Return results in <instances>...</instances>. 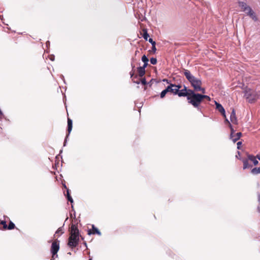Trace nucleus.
Instances as JSON below:
<instances>
[{
  "label": "nucleus",
  "instance_id": "1",
  "mask_svg": "<svg viewBox=\"0 0 260 260\" xmlns=\"http://www.w3.org/2000/svg\"><path fill=\"white\" fill-rule=\"evenodd\" d=\"M80 234L77 225L72 223L70 227V236L68 239V246L71 249L77 247L79 242Z\"/></svg>",
  "mask_w": 260,
  "mask_h": 260
},
{
  "label": "nucleus",
  "instance_id": "2",
  "mask_svg": "<svg viewBox=\"0 0 260 260\" xmlns=\"http://www.w3.org/2000/svg\"><path fill=\"white\" fill-rule=\"evenodd\" d=\"M184 75L193 88V91H201L203 94L205 93L206 90L202 87V82L200 79L193 76L187 70H184Z\"/></svg>",
  "mask_w": 260,
  "mask_h": 260
},
{
  "label": "nucleus",
  "instance_id": "3",
  "mask_svg": "<svg viewBox=\"0 0 260 260\" xmlns=\"http://www.w3.org/2000/svg\"><path fill=\"white\" fill-rule=\"evenodd\" d=\"M189 94L188 96V103L194 107L198 108L202 102V94L196 93L194 91L189 89Z\"/></svg>",
  "mask_w": 260,
  "mask_h": 260
},
{
  "label": "nucleus",
  "instance_id": "4",
  "mask_svg": "<svg viewBox=\"0 0 260 260\" xmlns=\"http://www.w3.org/2000/svg\"><path fill=\"white\" fill-rule=\"evenodd\" d=\"M244 97L249 103H254L259 97V95L256 91L250 88H247L244 91Z\"/></svg>",
  "mask_w": 260,
  "mask_h": 260
},
{
  "label": "nucleus",
  "instance_id": "5",
  "mask_svg": "<svg viewBox=\"0 0 260 260\" xmlns=\"http://www.w3.org/2000/svg\"><path fill=\"white\" fill-rule=\"evenodd\" d=\"M59 250V241L55 239L52 243L50 251L52 253L51 260H54L58 257L57 252Z\"/></svg>",
  "mask_w": 260,
  "mask_h": 260
},
{
  "label": "nucleus",
  "instance_id": "6",
  "mask_svg": "<svg viewBox=\"0 0 260 260\" xmlns=\"http://www.w3.org/2000/svg\"><path fill=\"white\" fill-rule=\"evenodd\" d=\"M177 90H174L173 86H171V84H170L169 86L167 87V88L162 90L160 93V98H164L166 94L168 92H171L174 94H175V92H176Z\"/></svg>",
  "mask_w": 260,
  "mask_h": 260
},
{
  "label": "nucleus",
  "instance_id": "7",
  "mask_svg": "<svg viewBox=\"0 0 260 260\" xmlns=\"http://www.w3.org/2000/svg\"><path fill=\"white\" fill-rule=\"evenodd\" d=\"M189 89H187L185 86H184V88L182 89L179 90L177 93L175 95H178L179 96H186L187 98L189 94Z\"/></svg>",
  "mask_w": 260,
  "mask_h": 260
},
{
  "label": "nucleus",
  "instance_id": "8",
  "mask_svg": "<svg viewBox=\"0 0 260 260\" xmlns=\"http://www.w3.org/2000/svg\"><path fill=\"white\" fill-rule=\"evenodd\" d=\"M91 229H89L87 231V234L88 235H98L99 236H101V232L99 230L98 228H96L93 224L91 225Z\"/></svg>",
  "mask_w": 260,
  "mask_h": 260
},
{
  "label": "nucleus",
  "instance_id": "9",
  "mask_svg": "<svg viewBox=\"0 0 260 260\" xmlns=\"http://www.w3.org/2000/svg\"><path fill=\"white\" fill-rule=\"evenodd\" d=\"M238 5L241 8L242 10L246 13L249 10H251V7L248 6L245 2H238Z\"/></svg>",
  "mask_w": 260,
  "mask_h": 260
},
{
  "label": "nucleus",
  "instance_id": "10",
  "mask_svg": "<svg viewBox=\"0 0 260 260\" xmlns=\"http://www.w3.org/2000/svg\"><path fill=\"white\" fill-rule=\"evenodd\" d=\"M215 105H216V109L218 110V111L221 113V114L222 115V116L224 117H225V110L223 108V107H222V106L220 104H219L216 102H215Z\"/></svg>",
  "mask_w": 260,
  "mask_h": 260
},
{
  "label": "nucleus",
  "instance_id": "11",
  "mask_svg": "<svg viewBox=\"0 0 260 260\" xmlns=\"http://www.w3.org/2000/svg\"><path fill=\"white\" fill-rule=\"evenodd\" d=\"M230 119L233 123L237 124V119L236 115V111L234 110V109H232V112L230 116Z\"/></svg>",
  "mask_w": 260,
  "mask_h": 260
},
{
  "label": "nucleus",
  "instance_id": "12",
  "mask_svg": "<svg viewBox=\"0 0 260 260\" xmlns=\"http://www.w3.org/2000/svg\"><path fill=\"white\" fill-rule=\"evenodd\" d=\"M246 14L254 21H256L257 20V18L251 8L250 10H249L247 12H246Z\"/></svg>",
  "mask_w": 260,
  "mask_h": 260
},
{
  "label": "nucleus",
  "instance_id": "13",
  "mask_svg": "<svg viewBox=\"0 0 260 260\" xmlns=\"http://www.w3.org/2000/svg\"><path fill=\"white\" fill-rule=\"evenodd\" d=\"M247 157H248V159L251 162H252L254 166H256L258 164V161L256 159L255 156H254L252 155H251V154H248V155H247Z\"/></svg>",
  "mask_w": 260,
  "mask_h": 260
},
{
  "label": "nucleus",
  "instance_id": "14",
  "mask_svg": "<svg viewBox=\"0 0 260 260\" xmlns=\"http://www.w3.org/2000/svg\"><path fill=\"white\" fill-rule=\"evenodd\" d=\"M249 160L248 159V158L243 159V169H244L252 168V166L251 165H250V164H249V162H248Z\"/></svg>",
  "mask_w": 260,
  "mask_h": 260
},
{
  "label": "nucleus",
  "instance_id": "15",
  "mask_svg": "<svg viewBox=\"0 0 260 260\" xmlns=\"http://www.w3.org/2000/svg\"><path fill=\"white\" fill-rule=\"evenodd\" d=\"M131 78H132V80L134 83L137 84H139L140 82V79L138 78L137 75H135L134 72H131L130 73Z\"/></svg>",
  "mask_w": 260,
  "mask_h": 260
},
{
  "label": "nucleus",
  "instance_id": "16",
  "mask_svg": "<svg viewBox=\"0 0 260 260\" xmlns=\"http://www.w3.org/2000/svg\"><path fill=\"white\" fill-rule=\"evenodd\" d=\"M242 133L241 132L237 133V134H234V137H231L230 138L233 140V141L235 143L239 140L242 136Z\"/></svg>",
  "mask_w": 260,
  "mask_h": 260
},
{
  "label": "nucleus",
  "instance_id": "17",
  "mask_svg": "<svg viewBox=\"0 0 260 260\" xmlns=\"http://www.w3.org/2000/svg\"><path fill=\"white\" fill-rule=\"evenodd\" d=\"M64 233V231L63 230V227L59 228L56 231L55 234L54 235V237H58L62 234Z\"/></svg>",
  "mask_w": 260,
  "mask_h": 260
},
{
  "label": "nucleus",
  "instance_id": "18",
  "mask_svg": "<svg viewBox=\"0 0 260 260\" xmlns=\"http://www.w3.org/2000/svg\"><path fill=\"white\" fill-rule=\"evenodd\" d=\"M137 71L140 77H142L145 74V70L141 67L138 68Z\"/></svg>",
  "mask_w": 260,
  "mask_h": 260
},
{
  "label": "nucleus",
  "instance_id": "19",
  "mask_svg": "<svg viewBox=\"0 0 260 260\" xmlns=\"http://www.w3.org/2000/svg\"><path fill=\"white\" fill-rule=\"evenodd\" d=\"M72 129V120L70 118H68V136L70 134Z\"/></svg>",
  "mask_w": 260,
  "mask_h": 260
},
{
  "label": "nucleus",
  "instance_id": "20",
  "mask_svg": "<svg viewBox=\"0 0 260 260\" xmlns=\"http://www.w3.org/2000/svg\"><path fill=\"white\" fill-rule=\"evenodd\" d=\"M171 86H173L174 90H177L176 92H175V94L176 93H177V92H178L180 89L181 88V85H176V84L171 83Z\"/></svg>",
  "mask_w": 260,
  "mask_h": 260
},
{
  "label": "nucleus",
  "instance_id": "21",
  "mask_svg": "<svg viewBox=\"0 0 260 260\" xmlns=\"http://www.w3.org/2000/svg\"><path fill=\"white\" fill-rule=\"evenodd\" d=\"M251 173L253 174H257L260 173V167L258 168H254L251 170Z\"/></svg>",
  "mask_w": 260,
  "mask_h": 260
},
{
  "label": "nucleus",
  "instance_id": "22",
  "mask_svg": "<svg viewBox=\"0 0 260 260\" xmlns=\"http://www.w3.org/2000/svg\"><path fill=\"white\" fill-rule=\"evenodd\" d=\"M67 197L68 200L69 201H70L71 203L73 202V200L72 197L70 194L69 189H67Z\"/></svg>",
  "mask_w": 260,
  "mask_h": 260
},
{
  "label": "nucleus",
  "instance_id": "23",
  "mask_svg": "<svg viewBox=\"0 0 260 260\" xmlns=\"http://www.w3.org/2000/svg\"><path fill=\"white\" fill-rule=\"evenodd\" d=\"M15 225L14 223L13 222H12L11 221H10L7 229L8 230H12V229H14L15 228Z\"/></svg>",
  "mask_w": 260,
  "mask_h": 260
},
{
  "label": "nucleus",
  "instance_id": "24",
  "mask_svg": "<svg viewBox=\"0 0 260 260\" xmlns=\"http://www.w3.org/2000/svg\"><path fill=\"white\" fill-rule=\"evenodd\" d=\"M143 37L144 38V39L145 40H147L148 39V38L149 37V34L147 33V31L146 29H143Z\"/></svg>",
  "mask_w": 260,
  "mask_h": 260
},
{
  "label": "nucleus",
  "instance_id": "25",
  "mask_svg": "<svg viewBox=\"0 0 260 260\" xmlns=\"http://www.w3.org/2000/svg\"><path fill=\"white\" fill-rule=\"evenodd\" d=\"M230 127L231 128V134H230V138L231 137H234L235 133V131L234 130L232 125L230 124Z\"/></svg>",
  "mask_w": 260,
  "mask_h": 260
},
{
  "label": "nucleus",
  "instance_id": "26",
  "mask_svg": "<svg viewBox=\"0 0 260 260\" xmlns=\"http://www.w3.org/2000/svg\"><path fill=\"white\" fill-rule=\"evenodd\" d=\"M204 99H206L208 101H211V98L209 96L206 95L202 94V101H203Z\"/></svg>",
  "mask_w": 260,
  "mask_h": 260
},
{
  "label": "nucleus",
  "instance_id": "27",
  "mask_svg": "<svg viewBox=\"0 0 260 260\" xmlns=\"http://www.w3.org/2000/svg\"><path fill=\"white\" fill-rule=\"evenodd\" d=\"M150 61L151 63L152 64H155L157 63V59L156 58L152 57V58H150Z\"/></svg>",
  "mask_w": 260,
  "mask_h": 260
},
{
  "label": "nucleus",
  "instance_id": "28",
  "mask_svg": "<svg viewBox=\"0 0 260 260\" xmlns=\"http://www.w3.org/2000/svg\"><path fill=\"white\" fill-rule=\"evenodd\" d=\"M142 60L143 62H148V58L146 56V55H144L142 57Z\"/></svg>",
  "mask_w": 260,
  "mask_h": 260
},
{
  "label": "nucleus",
  "instance_id": "29",
  "mask_svg": "<svg viewBox=\"0 0 260 260\" xmlns=\"http://www.w3.org/2000/svg\"><path fill=\"white\" fill-rule=\"evenodd\" d=\"M1 224L3 225V228L5 229H6L7 228V225L6 224V222L4 220H2L1 221Z\"/></svg>",
  "mask_w": 260,
  "mask_h": 260
},
{
  "label": "nucleus",
  "instance_id": "30",
  "mask_svg": "<svg viewBox=\"0 0 260 260\" xmlns=\"http://www.w3.org/2000/svg\"><path fill=\"white\" fill-rule=\"evenodd\" d=\"M140 82H141V83L143 84V85H146L147 82H146V79L145 78H142V79H140Z\"/></svg>",
  "mask_w": 260,
  "mask_h": 260
},
{
  "label": "nucleus",
  "instance_id": "31",
  "mask_svg": "<svg viewBox=\"0 0 260 260\" xmlns=\"http://www.w3.org/2000/svg\"><path fill=\"white\" fill-rule=\"evenodd\" d=\"M148 41H149V42L152 44V46L156 44L155 42V41H154L153 40V39H151V38H150V39L148 40Z\"/></svg>",
  "mask_w": 260,
  "mask_h": 260
},
{
  "label": "nucleus",
  "instance_id": "32",
  "mask_svg": "<svg viewBox=\"0 0 260 260\" xmlns=\"http://www.w3.org/2000/svg\"><path fill=\"white\" fill-rule=\"evenodd\" d=\"M242 144V142H241V141H239V142H238L237 143V148H238V149H240V148H241V146Z\"/></svg>",
  "mask_w": 260,
  "mask_h": 260
},
{
  "label": "nucleus",
  "instance_id": "33",
  "mask_svg": "<svg viewBox=\"0 0 260 260\" xmlns=\"http://www.w3.org/2000/svg\"><path fill=\"white\" fill-rule=\"evenodd\" d=\"M152 51L155 52L156 50V48L155 47V45H152Z\"/></svg>",
  "mask_w": 260,
  "mask_h": 260
},
{
  "label": "nucleus",
  "instance_id": "34",
  "mask_svg": "<svg viewBox=\"0 0 260 260\" xmlns=\"http://www.w3.org/2000/svg\"><path fill=\"white\" fill-rule=\"evenodd\" d=\"M144 65L143 67H142V68H143L144 69H145V68H146V67L148 65V62H144Z\"/></svg>",
  "mask_w": 260,
  "mask_h": 260
},
{
  "label": "nucleus",
  "instance_id": "35",
  "mask_svg": "<svg viewBox=\"0 0 260 260\" xmlns=\"http://www.w3.org/2000/svg\"><path fill=\"white\" fill-rule=\"evenodd\" d=\"M255 157L260 160V155H257Z\"/></svg>",
  "mask_w": 260,
  "mask_h": 260
},
{
  "label": "nucleus",
  "instance_id": "36",
  "mask_svg": "<svg viewBox=\"0 0 260 260\" xmlns=\"http://www.w3.org/2000/svg\"><path fill=\"white\" fill-rule=\"evenodd\" d=\"M225 118V121L228 122L229 124H230V122L229 121V120H228V119L226 118V117H224Z\"/></svg>",
  "mask_w": 260,
  "mask_h": 260
},
{
  "label": "nucleus",
  "instance_id": "37",
  "mask_svg": "<svg viewBox=\"0 0 260 260\" xmlns=\"http://www.w3.org/2000/svg\"><path fill=\"white\" fill-rule=\"evenodd\" d=\"M258 201L260 203V194L258 195Z\"/></svg>",
  "mask_w": 260,
  "mask_h": 260
},
{
  "label": "nucleus",
  "instance_id": "38",
  "mask_svg": "<svg viewBox=\"0 0 260 260\" xmlns=\"http://www.w3.org/2000/svg\"><path fill=\"white\" fill-rule=\"evenodd\" d=\"M163 81H164V82L166 81L167 83H169L168 80H167V79H164Z\"/></svg>",
  "mask_w": 260,
  "mask_h": 260
},
{
  "label": "nucleus",
  "instance_id": "39",
  "mask_svg": "<svg viewBox=\"0 0 260 260\" xmlns=\"http://www.w3.org/2000/svg\"><path fill=\"white\" fill-rule=\"evenodd\" d=\"M84 244H85V246H86V242H85Z\"/></svg>",
  "mask_w": 260,
  "mask_h": 260
},
{
  "label": "nucleus",
  "instance_id": "40",
  "mask_svg": "<svg viewBox=\"0 0 260 260\" xmlns=\"http://www.w3.org/2000/svg\"><path fill=\"white\" fill-rule=\"evenodd\" d=\"M64 187L67 188V187L65 185H64Z\"/></svg>",
  "mask_w": 260,
  "mask_h": 260
},
{
  "label": "nucleus",
  "instance_id": "41",
  "mask_svg": "<svg viewBox=\"0 0 260 260\" xmlns=\"http://www.w3.org/2000/svg\"><path fill=\"white\" fill-rule=\"evenodd\" d=\"M89 260H91V259H89Z\"/></svg>",
  "mask_w": 260,
  "mask_h": 260
}]
</instances>
